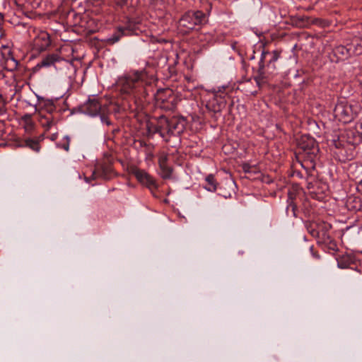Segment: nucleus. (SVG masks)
<instances>
[{
    "label": "nucleus",
    "mask_w": 362,
    "mask_h": 362,
    "mask_svg": "<svg viewBox=\"0 0 362 362\" xmlns=\"http://www.w3.org/2000/svg\"><path fill=\"white\" fill-rule=\"evenodd\" d=\"M206 20L205 15L199 11H189L182 16V33L194 29L196 25L203 23Z\"/></svg>",
    "instance_id": "6"
},
{
    "label": "nucleus",
    "mask_w": 362,
    "mask_h": 362,
    "mask_svg": "<svg viewBox=\"0 0 362 362\" xmlns=\"http://www.w3.org/2000/svg\"><path fill=\"white\" fill-rule=\"evenodd\" d=\"M63 60V57L57 53L49 54L42 58L41 61L33 68V70L34 71H37L43 67H55L57 63Z\"/></svg>",
    "instance_id": "9"
},
{
    "label": "nucleus",
    "mask_w": 362,
    "mask_h": 362,
    "mask_svg": "<svg viewBox=\"0 0 362 362\" xmlns=\"http://www.w3.org/2000/svg\"><path fill=\"white\" fill-rule=\"evenodd\" d=\"M46 110L47 111V114H54V112L55 110V107L53 105V104H49L46 107ZM56 112H54L55 114Z\"/></svg>",
    "instance_id": "24"
},
{
    "label": "nucleus",
    "mask_w": 362,
    "mask_h": 362,
    "mask_svg": "<svg viewBox=\"0 0 362 362\" xmlns=\"http://www.w3.org/2000/svg\"><path fill=\"white\" fill-rule=\"evenodd\" d=\"M330 248L334 250H337V245L334 243H331Z\"/></svg>",
    "instance_id": "25"
},
{
    "label": "nucleus",
    "mask_w": 362,
    "mask_h": 362,
    "mask_svg": "<svg viewBox=\"0 0 362 362\" xmlns=\"http://www.w3.org/2000/svg\"><path fill=\"white\" fill-rule=\"evenodd\" d=\"M22 120L24 121L25 124L26 129H31L33 127V122H32L31 115L29 114H26L22 117Z\"/></svg>",
    "instance_id": "22"
},
{
    "label": "nucleus",
    "mask_w": 362,
    "mask_h": 362,
    "mask_svg": "<svg viewBox=\"0 0 362 362\" xmlns=\"http://www.w3.org/2000/svg\"><path fill=\"white\" fill-rule=\"evenodd\" d=\"M347 44L352 56L362 54V37L355 36Z\"/></svg>",
    "instance_id": "14"
},
{
    "label": "nucleus",
    "mask_w": 362,
    "mask_h": 362,
    "mask_svg": "<svg viewBox=\"0 0 362 362\" xmlns=\"http://www.w3.org/2000/svg\"><path fill=\"white\" fill-rule=\"evenodd\" d=\"M179 118L168 120L165 117L161 116L158 118L154 130L172 147L179 148L181 145V129L179 128Z\"/></svg>",
    "instance_id": "1"
},
{
    "label": "nucleus",
    "mask_w": 362,
    "mask_h": 362,
    "mask_svg": "<svg viewBox=\"0 0 362 362\" xmlns=\"http://www.w3.org/2000/svg\"><path fill=\"white\" fill-rule=\"evenodd\" d=\"M119 132V129H115L113 130V133H116V132Z\"/></svg>",
    "instance_id": "29"
},
{
    "label": "nucleus",
    "mask_w": 362,
    "mask_h": 362,
    "mask_svg": "<svg viewBox=\"0 0 362 362\" xmlns=\"http://www.w3.org/2000/svg\"><path fill=\"white\" fill-rule=\"evenodd\" d=\"M267 56L270 57V59H269V63L267 64V68L269 69H272L270 73L272 74L273 71L275 69L274 63L277 61L279 59V54L276 52H273L272 53L269 52H263L262 53L261 59L259 63V76L255 77V79L256 81V83L258 86L260 85V80L262 79V76L263 75V69L264 67V60L267 58Z\"/></svg>",
    "instance_id": "7"
},
{
    "label": "nucleus",
    "mask_w": 362,
    "mask_h": 362,
    "mask_svg": "<svg viewBox=\"0 0 362 362\" xmlns=\"http://www.w3.org/2000/svg\"><path fill=\"white\" fill-rule=\"evenodd\" d=\"M156 105L160 108L173 110L176 107L175 96L173 90L169 88L160 89L154 94Z\"/></svg>",
    "instance_id": "5"
},
{
    "label": "nucleus",
    "mask_w": 362,
    "mask_h": 362,
    "mask_svg": "<svg viewBox=\"0 0 362 362\" xmlns=\"http://www.w3.org/2000/svg\"><path fill=\"white\" fill-rule=\"evenodd\" d=\"M305 139L307 140L308 144H304L302 143L300 145L305 153L308 154V158L310 160L311 166L309 168L314 169L315 166V160L317 158L319 148L313 139L304 137L302 138V141H304Z\"/></svg>",
    "instance_id": "8"
},
{
    "label": "nucleus",
    "mask_w": 362,
    "mask_h": 362,
    "mask_svg": "<svg viewBox=\"0 0 362 362\" xmlns=\"http://www.w3.org/2000/svg\"><path fill=\"white\" fill-rule=\"evenodd\" d=\"M122 4H127L129 0H121Z\"/></svg>",
    "instance_id": "26"
},
{
    "label": "nucleus",
    "mask_w": 362,
    "mask_h": 362,
    "mask_svg": "<svg viewBox=\"0 0 362 362\" xmlns=\"http://www.w3.org/2000/svg\"><path fill=\"white\" fill-rule=\"evenodd\" d=\"M204 188L209 192H215L217 189V182L213 175L210 174L205 178Z\"/></svg>",
    "instance_id": "18"
},
{
    "label": "nucleus",
    "mask_w": 362,
    "mask_h": 362,
    "mask_svg": "<svg viewBox=\"0 0 362 362\" xmlns=\"http://www.w3.org/2000/svg\"><path fill=\"white\" fill-rule=\"evenodd\" d=\"M313 257H315V258H317V259H318V258H320V256H319L318 255H316V254H315V253H313Z\"/></svg>",
    "instance_id": "28"
},
{
    "label": "nucleus",
    "mask_w": 362,
    "mask_h": 362,
    "mask_svg": "<svg viewBox=\"0 0 362 362\" xmlns=\"http://www.w3.org/2000/svg\"><path fill=\"white\" fill-rule=\"evenodd\" d=\"M56 138H57V135H56V134H53V135L52 136V138H51V139H52V140H54V139H56Z\"/></svg>",
    "instance_id": "27"
},
{
    "label": "nucleus",
    "mask_w": 362,
    "mask_h": 362,
    "mask_svg": "<svg viewBox=\"0 0 362 362\" xmlns=\"http://www.w3.org/2000/svg\"><path fill=\"white\" fill-rule=\"evenodd\" d=\"M18 146H19V147L27 146L36 152H39L40 150V146L38 141L31 139H28L25 140L23 141V144H18Z\"/></svg>",
    "instance_id": "19"
},
{
    "label": "nucleus",
    "mask_w": 362,
    "mask_h": 362,
    "mask_svg": "<svg viewBox=\"0 0 362 362\" xmlns=\"http://www.w3.org/2000/svg\"><path fill=\"white\" fill-rule=\"evenodd\" d=\"M146 73L143 71L129 74L123 86L124 91L141 100L148 95L149 89L151 88V85L146 82Z\"/></svg>",
    "instance_id": "2"
},
{
    "label": "nucleus",
    "mask_w": 362,
    "mask_h": 362,
    "mask_svg": "<svg viewBox=\"0 0 362 362\" xmlns=\"http://www.w3.org/2000/svg\"><path fill=\"white\" fill-rule=\"evenodd\" d=\"M133 174L139 182L146 185L147 187L150 189L157 187V185L154 178L145 170L136 169L134 170Z\"/></svg>",
    "instance_id": "10"
},
{
    "label": "nucleus",
    "mask_w": 362,
    "mask_h": 362,
    "mask_svg": "<svg viewBox=\"0 0 362 362\" xmlns=\"http://www.w3.org/2000/svg\"><path fill=\"white\" fill-rule=\"evenodd\" d=\"M359 112L357 103H349L345 100L338 101L333 110L335 119L344 124L353 121Z\"/></svg>",
    "instance_id": "4"
},
{
    "label": "nucleus",
    "mask_w": 362,
    "mask_h": 362,
    "mask_svg": "<svg viewBox=\"0 0 362 362\" xmlns=\"http://www.w3.org/2000/svg\"><path fill=\"white\" fill-rule=\"evenodd\" d=\"M59 114H47L46 115H41L40 122L42 127L46 130L49 131L52 127H56L59 121Z\"/></svg>",
    "instance_id": "12"
},
{
    "label": "nucleus",
    "mask_w": 362,
    "mask_h": 362,
    "mask_svg": "<svg viewBox=\"0 0 362 362\" xmlns=\"http://www.w3.org/2000/svg\"><path fill=\"white\" fill-rule=\"evenodd\" d=\"M127 31V29L126 28H122V27L118 28L117 31H115L111 35V37H110L107 39V40H106L107 42L110 45H113V44L117 42L121 39V37L125 35Z\"/></svg>",
    "instance_id": "17"
},
{
    "label": "nucleus",
    "mask_w": 362,
    "mask_h": 362,
    "mask_svg": "<svg viewBox=\"0 0 362 362\" xmlns=\"http://www.w3.org/2000/svg\"><path fill=\"white\" fill-rule=\"evenodd\" d=\"M335 54L341 55V57L344 59L352 57L347 43L346 45H340L337 47L335 49Z\"/></svg>",
    "instance_id": "20"
},
{
    "label": "nucleus",
    "mask_w": 362,
    "mask_h": 362,
    "mask_svg": "<svg viewBox=\"0 0 362 362\" xmlns=\"http://www.w3.org/2000/svg\"><path fill=\"white\" fill-rule=\"evenodd\" d=\"M64 143L62 144H59V146L66 151H69V145H70V138L69 136H65L64 137Z\"/></svg>",
    "instance_id": "23"
},
{
    "label": "nucleus",
    "mask_w": 362,
    "mask_h": 362,
    "mask_svg": "<svg viewBox=\"0 0 362 362\" xmlns=\"http://www.w3.org/2000/svg\"><path fill=\"white\" fill-rule=\"evenodd\" d=\"M112 173V165L109 163H102L98 165L93 172V179L101 177L104 180H109Z\"/></svg>",
    "instance_id": "13"
},
{
    "label": "nucleus",
    "mask_w": 362,
    "mask_h": 362,
    "mask_svg": "<svg viewBox=\"0 0 362 362\" xmlns=\"http://www.w3.org/2000/svg\"><path fill=\"white\" fill-rule=\"evenodd\" d=\"M339 268L346 269L351 264V259L349 255H342L337 258Z\"/></svg>",
    "instance_id": "21"
},
{
    "label": "nucleus",
    "mask_w": 362,
    "mask_h": 362,
    "mask_svg": "<svg viewBox=\"0 0 362 362\" xmlns=\"http://www.w3.org/2000/svg\"><path fill=\"white\" fill-rule=\"evenodd\" d=\"M159 174L162 177L166 179L169 178L172 174V168L168 165L167 159L165 157H160L159 158Z\"/></svg>",
    "instance_id": "16"
},
{
    "label": "nucleus",
    "mask_w": 362,
    "mask_h": 362,
    "mask_svg": "<svg viewBox=\"0 0 362 362\" xmlns=\"http://www.w3.org/2000/svg\"><path fill=\"white\" fill-rule=\"evenodd\" d=\"M361 252H362V251H361Z\"/></svg>",
    "instance_id": "32"
},
{
    "label": "nucleus",
    "mask_w": 362,
    "mask_h": 362,
    "mask_svg": "<svg viewBox=\"0 0 362 362\" xmlns=\"http://www.w3.org/2000/svg\"><path fill=\"white\" fill-rule=\"evenodd\" d=\"M310 249L311 251H313V246H311Z\"/></svg>",
    "instance_id": "30"
},
{
    "label": "nucleus",
    "mask_w": 362,
    "mask_h": 362,
    "mask_svg": "<svg viewBox=\"0 0 362 362\" xmlns=\"http://www.w3.org/2000/svg\"><path fill=\"white\" fill-rule=\"evenodd\" d=\"M361 128H362V124H361Z\"/></svg>",
    "instance_id": "31"
},
{
    "label": "nucleus",
    "mask_w": 362,
    "mask_h": 362,
    "mask_svg": "<svg viewBox=\"0 0 362 362\" xmlns=\"http://www.w3.org/2000/svg\"><path fill=\"white\" fill-rule=\"evenodd\" d=\"M81 112L91 117L100 116V120L107 126L112 124L106 115V107H103L97 95H93L80 107Z\"/></svg>",
    "instance_id": "3"
},
{
    "label": "nucleus",
    "mask_w": 362,
    "mask_h": 362,
    "mask_svg": "<svg viewBox=\"0 0 362 362\" xmlns=\"http://www.w3.org/2000/svg\"><path fill=\"white\" fill-rule=\"evenodd\" d=\"M1 65L7 71L12 72L18 69L19 66V62L14 58L11 52H9L4 59V61L1 62Z\"/></svg>",
    "instance_id": "15"
},
{
    "label": "nucleus",
    "mask_w": 362,
    "mask_h": 362,
    "mask_svg": "<svg viewBox=\"0 0 362 362\" xmlns=\"http://www.w3.org/2000/svg\"><path fill=\"white\" fill-rule=\"evenodd\" d=\"M34 47L39 52H43L49 47L51 40L49 35L45 31L40 32L34 39Z\"/></svg>",
    "instance_id": "11"
}]
</instances>
